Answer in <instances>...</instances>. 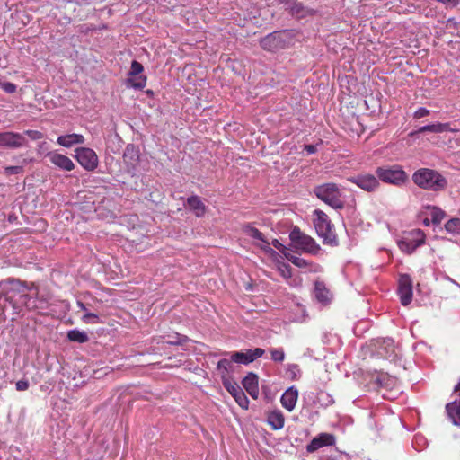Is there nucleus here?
Instances as JSON below:
<instances>
[{"label":"nucleus","mask_w":460,"mask_h":460,"mask_svg":"<svg viewBox=\"0 0 460 460\" xmlns=\"http://www.w3.org/2000/svg\"><path fill=\"white\" fill-rule=\"evenodd\" d=\"M412 181L419 187L433 191L443 190L447 184V181L443 175L428 168L416 171L412 175Z\"/></svg>","instance_id":"obj_1"},{"label":"nucleus","mask_w":460,"mask_h":460,"mask_svg":"<svg viewBox=\"0 0 460 460\" xmlns=\"http://www.w3.org/2000/svg\"><path fill=\"white\" fill-rule=\"evenodd\" d=\"M314 194L334 209L339 210L344 208L342 192L336 183L327 182L317 185L314 189Z\"/></svg>","instance_id":"obj_2"},{"label":"nucleus","mask_w":460,"mask_h":460,"mask_svg":"<svg viewBox=\"0 0 460 460\" xmlns=\"http://www.w3.org/2000/svg\"><path fill=\"white\" fill-rule=\"evenodd\" d=\"M314 216L315 230L318 235L323 239V242L330 244L335 243L336 235L329 217L320 209L314 210Z\"/></svg>","instance_id":"obj_3"},{"label":"nucleus","mask_w":460,"mask_h":460,"mask_svg":"<svg viewBox=\"0 0 460 460\" xmlns=\"http://www.w3.org/2000/svg\"><path fill=\"white\" fill-rule=\"evenodd\" d=\"M376 173L382 181L397 186L402 185L407 180L406 172L398 165L378 167Z\"/></svg>","instance_id":"obj_4"},{"label":"nucleus","mask_w":460,"mask_h":460,"mask_svg":"<svg viewBox=\"0 0 460 460\" xmlns=\"http://www.w3.org/2000/svg\"><path fill=\"white\" fill-rule=\"evenodd\" d=\"M289 238L296 248L301 249L305 252L315 253L319 249L315 241L309 235L302 233L297 227H295L290 232Z\"/></svg>","instance_id":"obj_5"},{"label":"nucleus","mask_w":460,"mask_h":460,"mask_svg":"<svg viewBox=\"0 0 460 460\" xmlns=\"http://www.w3.org/2000/svg\"><path fill=\"white\" fill-rule=\"evenodd\" d=\"M425 243V234L420 229H414L399 241L398 245L402 252L412 253Z\"/></svg>","instance_id":"obj_6"},{"label":"nucleus","mask_w":460,"mask_h":460,"mask_svg":"<svg viewBox=\"0 0 460 460\" xmlns=\"http://www.w3.org/2000/svg\"><path fill=\"white\" fill-rule=\"evenodd\" d=\"M243 233L252 239L255 246L270 255H278L277 252L270 247V242L265 238L264 234L257 228L247 224L243 226Z\"/></svg>","instance_id":"obj_7"},{"label":"nucleus","mask_w":460,"mask_h":460,"mask_svg":"<svg viewBox=\"0 0 460 460\" xmlns=\"http://www.w3.org/2000/svg\"><path fill=\"white\" fill-rule=\"evenodd\" d=\"M27 144L26 137L21 133L13 131L0 133V147L17 149L26 146Z\"/></svg>","instance_id":"obj_8"},{"label":"nucleus","mask_w":460,"mask_h":460,"mask_svg":"<svg viewBox=\"0 0 460 460\" xmlns=\"http://www.w3.org/2000/svg\"><path fill=\"white\" fill-rule=\"evenodd\" d=\"M348 181L367 192H373L379 187L378 178L370 173H359L350 176L348 178Z\"/></svg>","instance_id":"obj_9"},{"label":"nucleus","mask_w":460,"mask_h":460,"mask_svg":"<svg viewBox=\"0 0 460 460\" xmlns=\"http://www.w3.org/2000/svg\"><path fill=\"white\" fill-rule=\"evenodd\" d=\"M75 159L87 171H93L98 165V156L91 148H76Z\"/></svg>","instance_id":"obj_10"},{"label":"nucleus","mask_w":460,"mask_h":460,"mask_svg":"<svg viewBox=\"0 0 460 460\" xmlns=\"http://www.w3.org/2000/svg\"><path fill=\"white\" fill-rule=\"evenodd\" d=\"M398 294L402 305H408L412 300V282L408 275H402L399 279Z\"/></svg>","instance_id":"obj_11"},{"label":"nucleus","mask_w":460,"mask_h":460,"mask_svg":"<svg viewBox=\"0 0 460 460\" xmlns=\"http://www.w3.org/2000/svg\"><path fill=\"white\" fill-rule=\"evenodd\" d=\"M454 394L456 398L446 405V411L453 424L460 426V380L455 386Z\"/></svg>","instance_id":"obj_12"},{"label":"nucleus","mask_w":460,"mask_h":460,"mask_svg":"<svg viewBox=\"0 0 460 460\" xmlns=\"http://www.w3.org/2000/svg\"><path fill=\"white\" fill-rule=\"evenodd\" d=\"M225 388L229 394L234 398L235 402L243 409H247L249 406V400L245 395L244 392L236 383H231L230 381H224Z\"/></svg>","instance_id":"obj_13"},{"label":"nucleus","mask_w":460,"mask_h":460,"mask_svg":"<svg viewBox=\"0 0 460 460\" xmlns=\"http://www.w3.org/2000/svg\"><path fill=\"white\" fill-rule=\"evenodd\" d=\"M47 156L54 165L61 170L69 172L75 168L73 161L66 155L58 152H49Z\"/></svg>","instance_id":"obj_14"},{"label":"nucleus","mask_w":460,"mask_h":460,"mask_svg":"<svg viewBox=\"0 0 460 460\" xmlns=\"http://www.w3.org/2000/svg\"><path fill=\"white\" fill-rule=\"evenodd\" d=\"M298 391L295 386L288 388L280 398L281 405L288 411H292L297 402Z\"/></svg>","instance_id":"obj_15"},{"label":"nucleus","mask_w":460,"mask_h":460,"mask_svg":"<svg viewBox=\"0 0 460 460\" xmlns=\"http://www.w3.org/2000/svg\"><path fill=\"white\" fill-rule=\"evenodd\" d=\"M243 386L247 393L256 399L259 395L258 376L253 373H249L242 381Z\"/></svg>","instance_id":"obj_16"},{"label":"nucleus","mask_w":460,"mask_h":460,"mask_svg":"<svg viewBox=\"0 0 460 460\" xmlns=\"http://www.w3.org/2000/svg\"><path fill=\"white\" fill-rule=\"evenodd\" d=\"M123 159L128 167L135 170L139 161V151L133 145H128L123 155Z\"/></svg>","instance_id":"obj_17"},{"label":"nucleus","mask_w":460,"mask_h":460,"mask_svg":"<svg viewBox=\"0 0 460 460\" xmlns=\"http://www.w3.org/2000/svg\"><path fill=\"white\" fill-rule=\"evenodd\" d=\"M267 422L274 430L281 429L285 424V417L280 410H273L267 414Z\"/></svg>","instance_id":"obj_18"},{"label":"nucleus","mask_w":460,"mask_h":460,"mask_svg":"<svg viewBox=\"0 0 460 460\" xmlns=\"http://www.w3.org/2000/svg\"><path fill=\"white\" fill-rule=\"evenodd\" d=\"M187 206L198 217H202L206 212V206L196 195L188 198Z\"/></svg>","instance_id":"obj_19"},{"label":"nucleus","mask_w":460,"mask_h":460,"mask_svg":"<svg viewBox=\"0 0 460 460\" xmlns=\"http://www.w3.org/2000/svg\"><path fill=\"white\" fill-rule=\"evenodd\" d=\"M57 142L62 146L71 147L76 144H83L84 142V137L80 134H67L58 137Z\"/></svg>","instance_id":"obj_20"},{"label":"nucleus","mask_w":460,"mask_h":460,"mask_svg":"<svg viewBox=\"0 0 460 460\" xmlns=\"http://www.w3.org/2000/svg\"><path fill=\"white\" fill-rule=\"evenodd\" d=\"M233 361L232 359L223 358L218 361L217 365V369L221 376V378L224 381H229L228 376L230 373L233 372L234 367H233Z\"/></svg>","instance_id":"obj_21"},{"label":"nucleus","mask_w":460,"mask_h":460,"mask_svg":"<svg viewBox=\"0 0 460 460\" xmlns=\"http://www.w3.org/2000/svg\"><path fill=\"white\" fill-rule=\"evenodd\" d=\"M281 43L280 37L277 33H270L267 35L261 41V45L264 49L274 51L277 49Z\"/></svg>","instance_id":"obj_22"},{"label":"nucleus","mask_w":460,"mask_h":460,"mask_svg":"<svg viewBox=\"0 0 460 460\" xmlns=\"http://www.w3.org/2000/svg\"><path fill=\"white\" fill-rule=\"evenodd\" d=\"M314 296L321 303H327L331 298L329 290L326 288L324 283L321 281H316L314 284Z\"/></svg>","instance_id":"obj_23"},{"label":"nucleus","mask_w":460,"mask_h":460,"mask_svg":"<svg viewBox=\"0 0 460 460\" xmlns=\"http://www.w3.org/2000/svg\"><path fill=\"white\" fill-rule=\"evenodd\" d=\"M447 129H448V123H435L419 128L416 133H442L446 132ZM413 134H415V132L411 133V135Z\"/></svg>","instance_id":"obj_24"},{"label":"nucleus","mask_w":460,"mask_h":460,"mask_svg":"<svg viewBox=\"0 0 460 460\" xmlns=\"http://www.w3.org/2000/svg\"><path fill=\"white\" fill-rule=\"evenodd\" d=\"M427 215L430 217L431 222L434 225H439L446 217V213L439 208L435 206H427Z\"/></svg>","instance_id":"obj_25"},{"label":"nucleus","mask_w":460,"mask_h":460,"mask_svg":"<svg viewBox=\"0 0 460 460\" xmlns=\"http://www.w3.org/2000/svg\"><path fill=\"white\" fill-rule=\"evenodd\" d=\"M10 283L13 286V288L17 289L18 291H25V290H32L36 289L35 296L37 299L40 301V304L46 303V300L42 297L39 296V293L37 291V288L34 285V283H30V285H26L25 283L21 282L20 280L12 279L10 280Z\"/></svg>","instance_id":"obj_26"},{"label":"nucleus","mask_w":460,"mask_h":460,"mask_svg":"<svg viewBox=\"0 0 460 460\" xmlns=\"http://www.w3.org/2000/svg\"><path fill=\"white\" fill-rule=\"evenodd\" d=\"M67 339L77 343H85L89 341L88 334L84 331L78 329L70 330L67 332Z\"/></svg>","instance_id":"obj_27"},{"label":"nucleus","mask_w":460,"mask_h":460,"mask_svg":"<svg viewBox=\"0 0 460 460\" xmlns=\"http://www.w3.org/2000/svg\"><path fill=\"white\" fill-rule=\"evenodd\" d=\"M127 83L130 87L140 90L146 86V77L144 75L129 76Z\"/></svg>","instance_id":"obj_28"},{"label":"nucleus","mask_w":460,"mask_h":460,"mask_svg":"<svg viewBox=\"0 0 460 460\" xmlns=\"http://www.w3.org/2000/svg\"><path fill=\"white\" fill-rule=\"evenodd\" d=\"M447 233L460 234V218H451L445 224Z\"/></svg>","instance_id":"obj_29"},{"label":"nucleus","mask_w":460,"mask_h":460,"mask_svg":"<svg viewBox=\"0 0 460 460\" xmlns=\"http://www.w3.org/2000/svg\"><path fill=\"white\" fill-rule=\"evenodd\" d=\"M244 356L246 357V360L248 364L253 362L255 359L261 358L264 354V349L261 348H256L254 349H247L243 351Z\"/></svg>","instance_id":"obj_30"},{"label":"nucleus","mask_w":460,"mask_h":460,"mask_svg":"<svg viewBox=\"0 0 460 460\" xmlns=\"http://www.w3.org/2000/svg\"><path fill=\"white\" fill-rule=\"evenodd\" d=\"M290 12L297 18L305 17L307 14L311 13L310 10L304 8V6L299 3H295L291 7Z\"/></svg>","instance_id":"obj_31"},{"label":"nucleus","mask_w":460,"mask_h":460,"mask_svg":"<svg viewBox=\"0 0 460 460\" xmlns=\"http://www.w3.org/2000/svg\"><path fill=\"white\" fill-rule=\"evenodd\" d=\"M287 258L296 267L312 270V264L303 258L294 255H287Z\"/></svg>","instance_id":"obj_32"},{"label":"nucleus","mask_w":460,"mask_h":460,"mask_svg":"<svg viewBox=\"0 0 460 460\" xmlns=\"http://www.w3.org/2000/svg\"><path fill=\"white\" fill-rule=\"evenodd\" d=\"M277 270L279 274L285 279H290L292 276V269L289 264L284 261L277 262Z\"/></svg>","instance_id":"obj_33"},{"label":"nucleus","mask_w":460,"mask_h":460,"mask_svg":"<svg viewBox=\"0 0 460 460\" xmlns=\"http://www.w3.org/2000/svg\"><path fill=\"white\" fill-rule=\"evenodd\" d=\"M317 401L321 405H323L324 407H328V406L333 404V402H334V399L332 398V396L323 391H321L318 393Z\"/></svg>","instance_id":"obj_34"},{"label":"nucleus","mask_w":460,"mask_h":460,"mask_svg":"<svg viewBox=\"0 0 460 460\" xmlns=\"http://www.w3.org/2000/svg\"><path fill=\"white\" fill-rule=\"evenodd\" d=\"M222 354L223 355H230L232 361L234 363L248 365V362L246 360V357L243 354V351H237V352H233V353L223 352Z\"/></svg>","instance_id":"obj_35"},{"label":"nucleus","mask_w":460,"mask_h":460,"mask_svg":"<svg viewBox=\"0 0 460 460\" xmlns=\"http://www.w3.org/2000/svg\"><path fill=\"white\" fill-rule=\"evenodd\" d=\"M287 373L293 380L297 379L301 375L299 366L296 364H288L287 367Z\"/></svg>","instance_id":"obj_36"},{"label":"nucleus","mask_w":460,"mask_h":460,"mask_svg":"<svg viewBox=\"0 0 460 460\" xmlns=\"http://www.w3.org/2000/svg\"><path fill=\"white\" fill-rule=\"evenodd\" d=\"M322 447L324 446H332L335 444V438L333 435L328 433H322L318 436Z\"/></svg>","instance_id":"obj_37"},{"label":"nucleus","mask_w":460,"mask_h":460,"mask_svg":"<svg viewBox=\"0 0 460 460\" xmlns=\"http://www.w3.org/2000/svg\"><path fill=\"white\" fill-rule=\"evenodd\" d=\"M22 297L24 298V305L25 306L30 309V310H34V309H43L44 308V305H37V301L36 300H32L28 295H22Z\"/></svg>","instance_id":"obj_38"},{"label":"nucleus","mask_w":460,"mask_h":460,"mask_svg":"<svg viewBox=\"0 0 460 460\" xmlns=\"http://www.w3.org/2000/svg\"><path fill=\"white\" fill-rule=\"evenodd\" d=\"M188 337L185 335H181L179 333H176L174 336H172L169 341H166L167 344L170 345H182L188 341Z\"/></svg>","instance_id":"obj_39"},{"label":"nucleus","mask_w":460,"mask_h":460,"mask_svg":"<svg viewBox=\"0 0 460 460\" xmlns=\"http://www.w3.org/2000/svg\"><path fill=\"white\" fill-rule=\"evenodd\" d=\"M143 70H144L143 66L139 62L134 60L131 63L130 71L128 73V75L129 76L141 75L140 74L143 72Z\"/></svg>","instance_id":"obj_40"},{"label":"nucleus","mask_w":460,"mask_h":460,"mask_svg":"<svg viewBox=\"0 0 460 460\" xmlns=\"http://www.w3.org/2000/svg\"><path fill=\"white\" fill-rule=\"evenodd\" d=\"M270 354L272 360L276 362H282L285 358V352L283 349H271Z\"/></svg>","instance_id":"obj_41"},{"label":"nucleus","mask_w":460,"mask_h":460,"mask_svg":"<svg viewBox=\"0 0 460 460\" xmlns=\"http://www.w3.org/2000/svg\"><path fill=\"white\" fill-rule=\"evenodd\" d=\"M82 321L85 323H100V317L96 314L86 312L83 315Z\"/></svg>","instance_id":"obj_42"},{"label":"nucleus","mask_w":460,"mask_h":460,"mask_svg":"<svg viewBox=\"0 0 460 460\" xmlns=\"http://www.w3.org/2000/svg\"><path fill=\"white\" fill-rule=\"evenodd\" d=\"M323 447L322 444L320 442L319 438H314L311 440V442L306 446V450L310 453L314 452L318 450L319 448Z\"/></svg>","instance_id":"obj_43"},{"label":"nucleus","mask_w":460,"mask_h":460,"mask_svg":"<svg viewBox=\"0 0 460 460\" xmlns=\"http://www.w3.org/2000/svg\"><path fill=\"white\" fill-rule=\"evenodd\" d=\"M0 87L8 93H13L16 91V85L11 82H1L0 81Z\"/></svg>","instance_id":"obj_44"},{"label":"nucleus","mask_w":460,"mask_h":460,"mask_svg":"<svg viewBox=\"0 0 460 460\" xmlns=\"http://www.w3.org/2000/svg\"><path fill=\"white\" fill-rule=\"evenodd\" d=\"M24 137L27 136L32 140H39L43 137V134L38 130H26L22 134Z\"/></svg>","instance_id":"obj_45"},{"label":"nucleus","mask_w":460,"mask_h":460,"mask_svg":"<svg viewBox=\"0 0 460 460\" xmlns=\"http://www.w3.org/2000/svg\"><path fill=\"white\" fill-rule=\"evenodd\" d=\"M22 172V166H7L4 168V172L6 175L19 174Z\"/></svg>","instance_id":"obj_46"},{"label":"nucleus","mask_w":460,"mask_h":460,"mask_svg":"<svg viewBox=\"0 0 460 460\" xmlns=\"http://www.w3.org/2000/svg\"><path fill=\"white\" fill-rule=\"evenodd\" d=\"M429 114V111L426 108L420 107L414 112V118L420 119Z\"/></svg>","instance_id":"obj_47"},{"label":"nucleus","mask_w":460,"mask_h":460,"mask_svg":"<svg viewBox=\"0 0 460 460\" xmlns=\"http://www.w3.org/2000/svg\"><path fill=\"white\" fill-rule=\"evenodd\" d=\"M29 388V382L27 380H19L16 383V389L18 391H25Z\"/></svg>","instance_id":"obj_48"},{"label":"nucleus","mask_w":460,"mask_h":460,"mask_svg":"<svg viewBox=\"0 0 460 460\" xmlns=\"http://www.w3.org/2000/svg\"><path fill=\"white\" fill-rule=\"evenodd\" d=\"M305 150L308 155L314 154L316 152V146L314 145H305Z\"/></svg>","instance_id":"obj_49"},{"label":"nucleus","mask_w":460,"mask_h":460,"mask_svg":"<svg viewBox=\"0 0 460 460\" xmlns=\"http://www.w3.org/2000/svg\"><path fill=\"white\" fill-rule=\"evenodd\" d=\"M272 245H273L276 249H278V250H279V251H281V250H282V248H283V245H282V244L279 243V240H277V239H274V240L272 241Z\"/></svg>","instance_id":"obj_50"},{"label":"nucleus","mask_w":460,"mask_h":460,"mask_svg":"<svg viewBox=\"0 0 460 460\" xmlns=\"http://www.w3.org/2000/svg\"><path fill=\"white\" fill-rule=\"evenodd\" d=\"M76 305H77V306H78L81 310L85 311V312L87 311V308H86L85 305H84L82 301H77V302H76Z\"/></svg>","instance_id":"obj_51"},{"label":"nucleus","mask_w":460,"mask_h":460,"mask_svg":"<svg viewBox=\"0 0 460 460\" xmlns=\"http://www.w3.org/2000/svg\"><path fill=\"white\" fill-rule=\"evenodd\" d=\"M431 222V219L429 218V217H426V218H422V224L426 226H429L430 225Z\"/></svg>","instance_id":"obj_52"},{"label":"nucleus","mask_w":460,"mask_h":460,"mask_svg":"<svg viewBox=\"0 0 460 460\" xmlns=\"http://www.w3.org/2000/svg\"><path fill=\"white\" fill-rule=\"evenodd\" d=\"M447 131H450V132H458V131H459V129L450 128V124L448 123V129H447Z\"/></svg>","instance_id":"obj_53"},{"label":"nucleus","mask_w":460,"mask_h":460,"mask_svg":"<svg viewBox=\"0 0 460 460\" xmlns=\"http://www.w3.org/2000/svg\"><path fill=\"white\" fill-rule=\"evenodd\" d=\"M393 342H394V341H393V340H391V339H387V340H385V343H386V344H387V346L392 345V344H393Z\"/></svg>","instance_id":"obj_54"},{"label":"nucleus","mask_w":460,"mask_h":460,"mask_svg":"<svg viewBox=\"0 0 460 460\" xmlns=\"http://www.w3.org/2000/svg\"><path fill=\"white\" fill-rule=\"evenodd\" d=\"M422 438H423L422 437H416V441H417L418 439H422Z\"/></svg>","instance_id":"obj_55"}]
</instances>
